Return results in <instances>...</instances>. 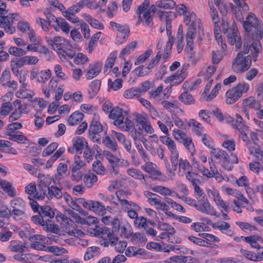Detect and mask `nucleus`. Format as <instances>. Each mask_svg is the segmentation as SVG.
Wrapping results in <instances>:
<instances>
[{
  "label": "nucleus",
  "mask_w": 263,
  "mask_h": 263,
  "mask_svg": "<svg viewBox=\"0 0 263 263\" xmlns=\"http://www.w3.org/2000/svg\"><path fill=\"white\" fill-rule=\"evenodd\" d=\"M249 89V85L245 82L239 83L226 93V102L228 104H233L237 102Z\"/></svg>",
  "instance_id": "nucleus-1"
},
{
  "label": "nucleus",
  "mask_w": 263,
  "mask_h": 263,
  "mask_svg": "<svg viewBox=\"0 0 263 263\" xmlns=\"http://www.w3.org/2000/svg\"><path fill=\"white\" fill-rule=\"evenodd\" d=\"M243 27L248 33H250L252 28H254L256 29V39H262L263 29L259 26L258 20L253 13H249L246 21H243Z\"/></svg>",
  "instance_id": "nucleus-2"
},
{
  "label": "nucleus",
  "mask_w": 263,
  "mask_h": 263,
  "mask_svg": "<svg viewBox=\"0 0 263 263\" xmlns=\"http://www.w3.org/2000/svg\"><path fill=\"white\" fill-rule=\"evenodd\" d=\"M39 215L32 216L31 220L37 224L44 225L45 218L48 217L51 219L54 217L55 213L52 208L48 205L41 206L39 212Z\"/></svg>",
  "instance_id": "nucleus-3"
},
{
  "label": "nucleus",
  "mask_w": 263,
  "mask_h": 263,
  "mask_svg": "<svg viewBox=\"0 0 263 263\" xmlns=\"http://www.w3.org/2000/svg\"><path fill=\"white\" fill-rule=\"evenodd\" d=\"M197 199L201 203L199 204H195L194 207L203 213H205L211 216H216V211L209 203L204 193L197 195Z\"/></svg>",
  "instance_id": "nucleus-4"
},
{
  "label": "nucleus",
  "mask_w": 263,
  "mask_h": 263,
  "mask_svg": "<svg viewBox=\"0 0 263 263\" xmlns=\"http://www.w3.org/2000/svg\"><path fill=\"white\" fill-rule=\"evenodd\" d=\"M10 206L12 208V216L16 219L17 217L23 216L25 214L26 204L25 201L19 197L15 198L10 202Z\"/></svg>",
  "instance_id": "nucleus-5"
},
{
  "label": "nucleus",
  "mask_w": 263,
  "mask_h": 263,
  "mask_svg": "<svg viewBox=\"0 0 263 263\" xmlns=\"http://www.w3.org/2000/svg\"><path fill=\"white\" fill-rule=\"evenodd\" d=\"M187 72L185 69H182L181 71L178 70L176 73L167 77L164 81L165 83H171V86L179 84L186 78Z\"/></svg>",
  "instance_id": "nucleus-6"
},
{
  "label": "nucleus",
  "mask_w": 263,
  "mask_h": 263,
  "mask_svg": "<svg viewBox=\"0 0 263 263\" xmlns=\"http://www.w3.org/2000/svg\"><path fill=\"white\" fill-rule=\"evenodd\" d=\"M110 119L115 120L114 123L116 126H119L121 129H123L124 126L121 125L123 124V120L124 119L123 115V109L119 107L113 108L109 115Z\"/></svg>",
  "instance_id": "nucleus-7"
},
{
  "label": "nucleus",
  "mask_w": 263,
  "mask_h": 263,
  "mask_svg": "<svg viewBox=\"0 0 263 263\" xmlns=\"http://www.w3.org/2000/svg\"><path fill=\"white\" fill-rule=\"evenodd\" d=\"M103 67V63L98 62L89 64L88 71L85 77L87 80H91L97 77L101 71Z\"/></svg>",
  "instance_id": "nucleus-8"
},
{
  "label": "nucleus",
  "mask_w": 263,
  "mask_h": 263,
  "mask_svg": "<svg viewBox=\"0 0 263 263\" xmlns=\"http://www.w3.org/2000/svg\"><path fill=\"white\" fill-rule=\"evenodd\" d=\"M136 121L138 124L142 126V129L147 133L152 134L154 132V128L146 117L138 114L136 115Z\"/></svg>",
  "instance_id": "nucleus-9"
},
{
  "label": "nucleus",
  "mask_w": 263,
  "mask_h": 263,
  "mask_svg": "<svg viewBox=\"0 0 263 263\" xmlns=\"http://www.w3.org/2000/svg\"><path fill=\"white\" fill-rule=\"evenodd\" d=\"M69 44L68 41L60 36H56L54 37V47L55 50L59 54V56H65L64 53H66V51L63 48L64 46H68Z\"/></svg>",
  "instance_id": "nucleus-10"
},
{
  "label": "nucleus",
  "mask_w": 263,
  "mask_h": 263,
  "mask_svg": "<svg viewBox=\"0 0 263 263\" xmlns=\"http://www.w3.org/2000/svg\"><path fill=\"white\" fill-rule=\"evenodd\" d=\"M110 25L113 28L116 27L117 28L118 31L120 32L119 33H123L124 34L123 37V40L120 41L119 40V35H117V43L119 44H122L125 42L126 41L128 35L129 34L130 30L128 27L125 28L123 26H122L121 24H118L117 23H115L114 22H110Z\"/></svg>",
  "instance_id": "nucleus-11"
},
{
  "label": "nucleus",
  "mask_w": 263,
  "mask_h": 263,
  "mask_svg": "<svg viewBox=\"0 0 263 263\" xmlns=\"http://www.w3.org/2000/svg\"><path fill=\"white\" fill-rule=\"evenodd\" d=\"M83 206L86 209H88L89 210L96 212L104 213L106 211L105 206L99 201H95L92 200H90L89 201H85Z\"/></svg>",
  "instance_id": "nucleus-12"
},
{
  "label": "nucleus",
  "mask_w": 263,
  "mask_h": 263,
  "mask_svg": "<svg viewBox=\"0 0 263 263\" xmlns=\"http://www.w3.org/2000/svg\"><path fill=\"white\" fill-rule=\"evenodd\" d=\"M73 146L76 148V151L78 152H80L81 154L82 151L87 147L88 143L86 139L83 137H76L72 139Z\"/></svg>",
  "instance_id": "nucleus-13"
},
{
  "label": "nucleus",
  "mask_w": 263,
  "mask_h": 263,
  "mask_svg": "<svg viewBox=\"0 0 263 263\" xmlns=\"http://www.w3.org/2000/svg\"><path fill=\"white\" fill-rule=\"evenodd\" d=\"M5 135L9 136V140L18 143L26 144V141H28L27 138L21 132H17L16 134L12 133V132H7Z\"/></svg>",
  "instance_id": "nucleus-14"
},
{
  "label": "nucleus",
  "mask_w": 263,
  "mask_h": 263,
  "mask_svg": "<svg viewBox=\"0 0 263 263\" xmlns=\"http://www.w3.org/2000/svg\"><path fill=\"white\" fill-rule=\"evenodd\" d=\"M228 40L229 43L232 45H235L237 49H239L242 46V41L240 36L238 32L233 31L232 33L228 34Z\"/></svg>",
  "instance_id": "nucleus-15"
},
{
  "label": "nucleus",
  "mask_w": 263,
  "mask_h": 263,
  "mask_svg": "<svg viewBox=\"0 0 263 263\" xmlns=\"http://www.w3.org/2000/svg\"><path fill=\"white\" fill-rule=\"evenodd\" d=\"M52 27L56 31H59L60 28H61L63 32L66 33L69 32L68 23L62 17L56 19L55 24H53Z\"/></svg>",
  "instance_id": "nucleus-16"
},
{
  "label": "nucleus",
  "mask_w": 263,
  "mask_h": 263,
  "mask_svg": "<svg viewBox=\"0 0 263 263\" xmlns=\"http://www.w3.org/2000/svg\"><path fill=\"white\" fill-rule=\"evenodd\" d=\"M243 59L242 52H239L232 63V69L234 72H241Z\"/></svg>",
  "instance_id": "nucleus-17"
},
{
  "label": "nucleus",
  "mask_w": 263,
  "mask_h": 263,
  "mask_svg": "<svg viewBox=\"0 0 263 263\" xmlns=\"http://www.w3.org/2000/svg\"><path fill=\"white\" fill-rule=\"evenodd\" d=\"M101 82L100 80L92 81L89 86L88 93L89 98H93L98 93L101 87Z\"/></svg>",
  "instance_id": "nucleus-18"
},
{
  "label": "nucleus",
  "mask_w": 263,
  "mask_h": 263,
  "mask_svg": "<svg viewBox=\"0 0 263 263\" xmlns=\"http://www.w3.org/2000/svg\"><path fill=\"white\" fill-rule=\"evenodd\" d=\"M44 224L41 225L43 227V229L47 232H50L56 234H59L60 229L57 224H54L52 220L47 218L44 221Z\"/></svg>",
  "instance_id": "nucleus-19"
},
{
  "label": "nucleus",
  "mask_w": 263,
  "mask_h": 263,
  "mask_svg": "<svg viewBox=\"0 0 263 263\" xmlns=\"http://www.w3.org/2000/svg\"><path fill=\"white\" fill-rule=\"evenodd\" d=\"M240 253L245 256L246 258L252 261H258L263 259L262 256L260 255H257L254 252L243 249H241L240 250Z\"/></svg>",
  "instance_id": "nucleus-20"
},
{
  "label": "nucleus",
  "mask_w": 263,
  "mask_h": 263,
  "mask_svg": "<svg viewBox=\"0 0 263 263\" xmlns=\"http://www.w3.org/2000/svg\"><path fill=\"white\" fill-rule=\"evenodd\" d=\"M84 117V114L78 111L72 113L68 119V123L69 125L74 126L77 125Z\"/></svg>",
  "instance_id": "nucleus-21"
},
{
  "label": "nucleus",
  "mask_w": 263,
  "mask_h": 263,
  "mask_svg": "<svg viewBox=\"0 0 263 263\" xmlns=\"http://www.w3.org/2000/svg\"><path fill=\"white\" fill-rule=\"evenodd\" d=\"M137 42L136 41H133L127 45L120 52L119 58L125 61V58L124 57L129 55L133 51H134L137 46Z\"/></svg>",
  "instance_id": "nucleus-22"
},
{
  "label": "nucleus",
  "mask_w": 263,
  "mask_h": 263,
  "mask_svg": "<svg viewBox=\"0 0 263 263\" xmlns=\"http://www.w3.org/2000/svg\"><path fill=\"white\" fill-rule=\"evenodd\" d=\"M178 100L185 105H192L195 103L194 97L187 91L183 92L179 97Z\"/></svg>",
  "instance_id": "nucleus-23"
},
{
  "label": "nucleus",
  "mask_w": 263,
  "mask_h": 263,
  "mask_svg": "<svg viewBox=\"0 0 263 263\" xmlns=\"http://www.w3.org/2000/svg\"><path fill=\"white\" fill-rule=\"evenodd\" d=\"M63 196L61 190L54 185H51L48 189L47 197L48 199L52 198L53 197L58 199H61Z\"/></svg>",
  "instance_id": "nucleus-24"
},
{
  "label": "nucleus",
  "mask_w": 263,
  "mask_h": 263,
  "mask_svg": "<svg viewBox=\"0 0 263 263\" xmlns=\"http://www.w3.org/2000/svg\"><path fill=\"white\" fill-rule=\"evenodd\" d=\"M226 192L228 195H232L242 201L243 202L248 204V200L241 194V193L236 189H234L230 187H227L226 189Z\"/></svg>",
  "instance_id": "nucleus-25"
},
{
  "label": "nucleus",
  "mask_w": 263,
  "mask_h": 263,
  "mask_svg": "<svg viewBox=\"0 0 263 263\" xmlns=\"http://www.w3.org/2000/svg\"><path fill=\"white\" fill-rule=\"evenodd\" d=\"M3 191L11 197H14L17 194L16 191L14 187L9 181L6 180L4 182L3 184L1 186Z\"/></svg>",
  "instance_id": "nucleus-26"
},
{
  "label": "nucleus",
  "mask_w": 263,
  "mask_h": 263,
  "mask_svg": "<svg viewBox=\"0 0 263 263\" xmlns=\"http://www.w3.org/2000/svg\"><path fill=\"white\" fill-rule=\"evenodd\" d=\"M98 180V177L93 173H89L84 175V182L88 187H91Z\"/></svg>",
  "instance_id": "nucleus-27"
},
{
  "label": "nucleus",
  "mask_w": 263,
  "mask_h": 263,
  "mask_svg": "<svg viewBox=\"0 0 263 263\" xmlns=\"http://www.w3.org/2000/svg\"><path fill=\"white\" fill-rule=\"evenodd\" d=\"M254 40H256V38L254 39L252 37H250L249 35L245 38L243 50L242 51L243 55L249 53L250 50H251V52H253L252 49H254L253 44Z\"/></svg>",
  "instance_id": "nucleus-28"
},
{
  "label": "nucleus",
  "mask_w": 263,
  "mask_h": 263,
  "mask_svg": "<svg viewBox=\"0 0 263 263\" xmlns=\"http://www.w3.org/2000/svg\"><path fill=\"white\" fill-rule=\"evenodd\" d=\"M103 131V126L99 121H92L88 130L89 134L101 133Z\"/></svg>",
  "instance_id": "nucleus-29"
},
{
  "label": "nucleus",
  "mask_w": 263,
  "mask_h": 263,
  "mask_svg": "<svg viewBox=\"0 0 263 263\" xmlns=\"http://www.w3.org/2000/svg\"><path fill=\"white\" fill-rule=\"evenodd\" d=\"M156 6L164 9H171L176 6V3L173 0H161L156 2Z\"/></svg>",
  "instance_id": "nucleus-30"
},
{
  "label": "nucleus",
  "mask_w": 263,
  "mask_h": 263,
  "mask_svg": "<svg viewBox=\"0 0 263 263\" xmlns=\"http://www.w3.org/2000/svg\"><path fill=\"white\" fill-rule=\"evenodd\" d=\"M40 180L39 186L50 187V185L52 182V178L49 175H44L43 174H39L38 176Z\"/></svg>",
  "instance_id": "nucleus-31"
},
{
  "label": "nucleus",
  "mask_w": 263,
  "mask_h": 263,
  "mask_svg": "<svg viewBox=\"0 0 263 263\" xmlns=\"http://www.w3.org/2000/svg\"><path fill=\"white\" fill-rule=\"evenodd\" d=\"M49 187H44L39 186V185H37V189H36V191L35 193V195H33V198L38 200H43L45 198V196L47 197L48 194H47V191L48 192V189Z\"/></svg>",
  "instance_id": "nucleus-32"
},
{
  "label": "nucleus",
  "mask_w": 263,
  "mask_h": 263,
  "mask_svg": "<svg viewBox=\"0 0 263 263\" xmlns=\"http://www.w3.org/2000/svg\"><path fill=\"white\" fill-rule=\"evenodd\" d=\"M25 248L26 247L24 245H20L19 242L15 241H11L8 246V249L13 252L23 253Z\"/></svg>",
  "instance_id": "nucleus-33"
},
{
  "label": "nucleus",
  "mask_w": 263,
  "mask_h": 263,
  "mask_svg": "<svg viewBox=\"0 0 263 263\" xmlns=\"http://www.w3.org/2000/svg\"><path fill=\"white\" fill-rule=\"evenodd\" d=\"M71 171L70 179L73 182H78L82 179L83 176L84 177L85 171H78L76 168H73Z\"/></svg>",
  "instance_id": "nucleus-34"
},
{
  "label": "nucleus",
  "mask_w": 263,
  "mask_h": 263,
  "mask_svg": "<svg viewBox=\"0 0 263 263\" xmlns=\"http://www.w3.org/2000/svg\"><path fill=\"white\" fill-rule=\"evenodd\" d=\"M92 168L93 171L98 175H104L107 173L106 170L99 160L95 161L93 162Z\"/></svg>",
  "instance_id": "nucleus-35"
},
{
  "label": "nucleus",
  "mask_w": 263,
  "mask_h": 263,
  "mask_svg": "<svg viewBox=\"0 0 263 263\" xmlns=\"http://www.w3.org/2000/svg\"><path fill=\"white\" fill-rule=\"evenodd\" d=\"M8 53L13 56L21 57L25 55L27 52L21 48L16 46H11L8 49Z\"/></svg>",
  "instance_id": "nucleus-36"
},
{
  "label": "nucleus",
  "mask_w": 263,
  "mask_h": 263,
  "mask_svg": "<svg viewBox=\"0 0 263 263\" xmlns=\"http://www.w3.org/2000/svg\"><path fill=\"white\" fill-rule=\"evenodd\" d=\"M102 142L105 146L112 151H116L117 150V143L114 138L111 139L109 136H106L105 138L103 139Z\"/></svg>",
  "instance_id": "nucleus-37"
},
{
  "label": "nucleus",
  "mask_w": 263,
  "mask_h": 263,
  "mask_svg": "<svg viewBox=\"0 0 263 263\" xmlns=\"http://www.w3.org/2000/svg\"><path fill=\"white\" fill-rule=\"evenodd\" d=\"M140 96V88H132L124 92V96L127 99L134 97L139 98Z\"/></svg>",
  "instance_id": "nucleus-38"
},
{
  "label": "nucleus",
  "mask_w": 263,
  "mask_h": 263,
  "mask_svg": "<svg viewBox=\"0 0 263 263\" xmlns=\"http://www.w3.org/2000/svg\"><path fill=\"white\" fill-rule=\"evenodd\" d=\"M260 40L261 39H260L259 38H256V40H254V44H253L254 49L253 50H254V53H253V52L252 53L253 54L252 58L254 62L256 61L257 57L259 54V53L262 49L261 44L260 42Z\"/></svg>",
  "instance_id": "nucleus-39"
},
{
  "label": "nucleus",
  "mask_w": 263,
  "mask_h": 263,
  "mask_svg": "<svg viewBox=\"0 0 263 263\" xmlns=\"http://www.w3.org/2000/svg\"><path fill=\"white\" fill-rule=\"evenodd\" d=\"M12 109V105L9 102L2 104L0 108V118L7 116Z\"/></svg>",
  "instance_id": "nucleus-40"
},
{
  "label": "nucleus",
  "mask_w": 263,
  "mask_h": 263,
  "mask_svg": "<svg viewBox=\"0 0 263 263\" xmlns=\"http://www.w3.org/2000/svg\"><path fill=\"white\" fill-rule=\"evenodd\" d=\"M153 50L151 49H147L143 54L140 55L136 60L135 65H137L145 62L152 54Z\"/></svg>",
  "instance_id": "nucleus-41"
},
{
  "label": "nucleus",
  "mask_w": 263,
  "mask_h": 263,
  "mask_svg": "<svg viewBox=\"0 0 263 263\" xmlns=\"http://www.w3.org/2000/svg\"><path fill=\"white\" fill-rule=\"evenodd\" d=\"M143 25L153 28L154 26L153 17L150 14V11L145 12L142 15Z\"/></svg>",
  "instance_id": "nucleus-42"
},
{
  "label": "nucleus",
  "mask_w": 263,
  "mask_h": 263,
  "mask_svg": "<svg viewBox=\"0 0 263 263\" xmlns=\"http://www.w3.org/2000/svg\"><path fill=\"white\" fill-rule=\"evenodd\" d=\"M188 239L192 242L194 243V244H196L199 246L209 247V246L211 245L209 242L206 241L205 240L201 238H197L194 236H189Z\"/></svg>",
  "instance_id": "nucleus-43"
},
{
  "label": "nucleus",
  "mask_w": 263,
  "mask_h": 263,
  "mask_svg": "<svg viewBox=\"0 0 263 263\" xmlns=\"http://www.w3.org/2000/svg\"><path fill=\"white\" fill-rule=\"evenodd\" d=\"M64 197L66 203L74 210L76 211V210L80 209V205L78 203H76L69 194L65 193L64 194Z\"/></svg>",
  "instance_id": "nucleus-44"
},
{
  "label": "nucleus",
  "mask_w": 263,
  "mask_h": 263,
  "mask_svg": "<svg viewBox=\"0 0 263 263\" xmlns=\"http://www.w3.org/2000/svg\"><path fill=\"white\" fill-rule=\"evenodd\" d=\"M39 74L40 76L37 80L40 83H45L51 77V71L49 69L41 71Z\"/></svg>",
  "instance_id": "nucleus-45"
},
{
  "label": "nucleus",
  "mask_w": 263,
  "mask_h": 263,
  "mask_svg": "<svg viewBox=\"0 0 263 263\" xmlns=\"http://www.w3.org/2000/svg\"><path fill=\"white\" fill-rule=\"evenodd\" d=\"M104 155L111 165H118L119 164L120 159L113 155L110 152L104 151Z\"/></svg>",
  "instance_id": "nucleus-46"
},
{
  "label": "nucleus",
  "mask_w": 263,
  "mask_h": 263,
  "mask_svg": "<svg viewBox=\"0 0 263 263\" xmlns=\"http://www.w3.org/2000/svg\"><path fill=\"white\" fill-rule=\"evenodd\" d=\"M162 57V51H159L157 52V55L154 58H153L149 62L147 67L146 68L148 71L153 68L159 62L160 60Z\"/></svg>",
  "instance_id": "nucleus-47"
},
{
  "label": "nucleus",
  "mask_w": 263,
  "mask_h": 263,
  "mask_svg": "<svg viewBox=\"0 0 263 263\" xmlns=\"http://www.w3.org/2000/svg\"><path fill=\"white\" fill-rule=\"evenodd\" d=\"M57 142H53L49 144L42 152V156L46 157L52 154L58 147Z\"/></svg>",
  "instance_id": "nucleus-48"
},
{
  "label": "nucleus",
  "mask_w": 263,
  "mask_h": 263,
  "mask_svg": "<svg viewBox=\"0 0 263 263\" xmlns=\"http://www.w3.org/2000/svg\"><path fill=\"white\" fill-rule=\"evenodd\" d=\"M127 174L137 179H145L144 176L142 172L135 168H129L127 170Z\"/></svg>",
  "instance_id": "nucleus-49"
},
{
  "label": "nucleus",
  "mask_w": 263,
  "mask_h": 263,
  "mask_svg": "<svg viewBox=\"0 0 263 263\" xmlns=\"http://www.w3.org/2000/svg\"><path fill=\"white\" fill-rule=\"evenodd\" d=\"M158 228L162 231L170 232V234H174L175 230L173 226L167 223L159 222L158 225Z\"/></svg>",
  "instance_id": "nucleus-50"
},
{
  "label": "nucleus",
  "mask_w": 263,
  "mask_h": 263,
  "mask_svg": "<svg viewBox=\"0 0 263 263\" xmlns=\"http://www.w3.org/2000/svg\"><path fill=\"white\" fill-rule=\"evenodd\" d=\"M36 191V186L34 183H30L25 187L26 193L29 195L28 198L31 201L33 198V195H35Z\"/></svg>",
  "instance_id": "nucleus-51"
},
{
  "label": "nucleus",
  "mask_w": 263,
  "mask_h": 263,
  "mask_svg": "<svg viewBox=\"0 0 263 263\" xmlns=\"http://www.w3.org/2000/svg\"><path fill=\"white\" fill-rule=\"evenodd\" d=\"M196 32V23L192 22L189 25L187 33L185 35L186 39H193L195 37Z\"/></svg>",
  "instance_id": "nucleus-52"
},
{
  "label": "nucleus",
  "mask_w": 263,
  "mask_h": 263,
  "mask_svg": "<svg viewBox=\"0 0 263 263\" xmlns=\"http://www.w3.org/2000/svg\"><path fill=\"white\" fill-rule=\"evenodd\" d=\"M47 251L53 253L55 255L58 256L66 253L67 252L65 249L57 246H47Z\"/></svg>",
  "instance_id": "nucleus-53"
},
{
  "label": "nucleus",
  "mask_w": 263,
  "mask_h": 263,
  "mask_svg": "<svg viewBox=\"0 0 263 263\" xmlns=\"http://www.w3.org/2000/svg\"><path fill=\"white\" fill-rule=\"evenodd\" d=\"M155 192L164 196H170L172 195V191L168 188L162 186H156L152 189Z\"/></svg>",
  "instance_id": "nucleus-54"
},
{
  "label": "nucleus",
  "mask_w": 263,
  "mask_h": 263,
  "mask_svg": "<svg viewBox=\"0 0 263 263\" xmlns=\"http://www.w3.org/2000/svg\"><path fill=\"white\" fill-rule=\"evenodd\" d=\"M226 153V151L221 149L215 148L211 151L210 154L212 157H214L215 158L221 161Z\"/></svg>",
  "instance_id": "nucleus-55"
},
{
  "label": "nucleus",
  "mask_w": 263,
  "mask_h": 263,
  "mask_svg": "<svg viewBox=\"0 0 263 263\" xmlns=\"http://www.w3.org/2000/svg\"><path fill=\"white\" fill-rule=\"evenodd\" d=\"M2 14L0 15V26L1 28L7 27L8 25H12L13 21L10 20L9 15Z\"/></svg>",
  "instance_id": "nucleus-56"
},
{
  "label": "nucleus",
  "mask_w": 263,
  "mask_h": 263,
  "mask_svg": "<svg viewBox=\"0 0 263 263\" xmlns=\"http://www.w3.org/2000/svg\"><path fill=\"white\" fill-rule=\"evenodd\" d=\"M202 141L203 144L208 148L211 149L212 150H213V149H215V148H214V141L208 135L204 134L202 135Z\"/></svg>",
  "instance_id": "nucleus-57"
},
{
  "label": "nucleus",
  "mask_w": 263,
  "mask_h": 263,
  "mask_svg": "<svg viewBox=\"0 0 263 263\" xmlns=\"http://www.w3.org/2000/svg\"><path fill=\"white\" fill-rule=\"evenodd\" d=\"M212 228L215 229H219L220 231L226 230L230 228V225L227 222H215L212 224Z\"/></svg>",
  "instance_id": "nucleus-58"
},
{
  "label": "nucleus",
  "mask_w": 263,
  "mask_h": 263,
  "mask_svg": "<svg viewBox=\"0 0 263 263\" xmlns=\"http://www.w3.org/2000/svg\"><path fill=\"white\" fill-rule=\"evenodd\" d=\"M197 175L198 174L196 173L188 172L186 175V178L192 182L193 185H198V184H200L201 181L199 179L195 178V176Z\"/></svg>",
  "instance_id": "nucleus-59"
},
{
  "label": "nucleus",
  "mask_w": 263,
  "mask_h": 263,
  "mask_svg": "<svg viewBox=\"0 0 263 263\" xmlns=\"http://www.w3.org/2000/svg\"><path fill=\"white\" fill-rule=\"evenodd\" d=\"M54 72L57 77L62 80H66L68 78L67 76L62 71V68L61 65H55L54 68Z\"/></svg>",
  "instance_id": "nucleus-60"
},
{
  "label": "nucleus",
  "mask_w": 263,
  "mask_h": 263,
  "mask_svg": "<svg viewBox=\"0 0 263 263\" xmlns=\"http://www.w3.org/2000/svg\"><path fill=\"white\" fill-rule=\"evenodd\" d=\"M252 63V57L248 55L244 58L242 64V69L241 68V72H245L248 70L250 67Z\"/></svg>",
  "instance_id": "nucleus-61"
},
{
  "label": "nucleus",
  "mask_w": 263,
  "mask_h": 263,
  "mask_svg": "<svg viewBox=\"0 0 263 263\" xmlns=\"http://www.w3.org/2000/svg\"><path fill=\"white\" fill-rule=\"evenodd\" d=\"M88 61V58L82 53H78L74 58V62L77 64H84Z\"/></svg>",
  "instance_id": "nucleus-62"
},
{
  "label": "nucleus",
  "mask_w": 263,
  "mask_h": 263,
  "mask_svg": "<svg viewBox=\"0 0 263 263\" xmlns=\"http://www.w3.org/2000/svg\"><path fill=\"white\" fill-rule=\"evenodd\" d=\"M144 66L140 65L135 68L133 72L136 73L137 77H143L145 75L148 74L149 73V71H148L147 69L144 70Z\"/></svg>",
  "instance_id": "nucleus-63"
},
{
  "label": "nucleus",
  "mask_w": 263,
  "mask_h": 263,
  "mask_svg": "<svg viewBox=\"0 0 263 263\" xmlns=\"http://www.w3.org/2000/svg\"><path fill=\"white\" fill-rule=\"evenodd\" d=\"M256 103V100L253 97H250L246 98L243 101V104L244 106L249 108H252L253 107H255Z\"/></svg>",
  "instance_id": "nucleus-64"
}]
</instances>
